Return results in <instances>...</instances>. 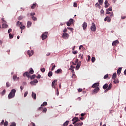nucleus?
<instances>
[{"mask_svg": "<svg viewBox=\"0 0 126 126\" xmlns=\"http://www.w3.org/2000/svg\"><path fill=\"white\" fill-rule=\"evenodd\" d=\"M80 65H81V62L80 61L77 64L76 66V70H78V69H79Z\"/></svg>", "mask_w": 126, "mask_h": 126, "instance_id": "9d476101", "label": "nucleus"}, {"mask_svg": "<svg viewBox=\"0 0 126 126\" xmlns=\"http://www.w3.org/2000/svg\"><path fill=\"white\" fill-rule=\"evenodd\" d=\"M36 77V75L33 74L32 76L30 77L31 79H34Z\"/></svg>", "mask_w": 126, "mask_h": 126, "instance_id": "c9c22d12", "label": "nucleus"}, {"mask_svg": "<svg viewBox=\"0 0 126 126\" xmlns=\"http://www.w3.org/2000/svg\"><path fill=\"white\" fill-rule=\"evenodd\" d=\"M120 42L118 41V40H115L112 43V46L113 47H116V46H117V44H119Z\"/></svg>", "mask_w": 126, "mask_h": 126, "instance_id": "f8f14e48", "label": "nucleus"}, {"mask_svg": "<svg viewBox=\"0 0 126 126\" xmlns=\"http://www.w3.org/2000/svg\"><path fill=\"white\" fill-rule=\"evenodd\" d=\"M6 87H9V86H10V83H9V82H7L6 83Z\"/></svg>", "mask_w": 126, "mask_h": 126, "instance_id": "a18cd8bd", "label": "nucleus"}, {"mask_svg": "<svg viewBox=\"0 0 126 126\" xmlns=\"http://www.w3.org/2000/svg\"><path fill=\"white\" fill-rule=\"evenodd\" d=\"M96 25H95V23H92V26L91 27V30L93 31V32H95L96 31Z\"/></svg>", "mask_w": 126, "mask_h": 126, "instance_id": "7ed1b4c3", "label": "nucleus"}, {"mask_svg": "<svg viewBox=\"0 0 126 126\" xmlns=\"http://www.w3.org/2000/svg\"><path fill=\"white\" fill-rule=\"evenodd\" d=\"M5 92H6L5 90H4L2 92V93H1V95H2V96H3V95H4V94H5Z\"/></svg>", "mask_w": 126, "mask_h": 126, "instance_id": "de8ad7c7", "label": "nucleus"}, {"mask_svg": "<svg viewBox=\"0 0 126 126\" xmlns=\"http://www.w3.org/2000/svg\"><path fill=\"white\" fill-rule=\"evenodd\" d=\"M9 37L10 39H12V38H13V35L12 34H11V33H10L9 34Z\"/></svg>", "mask_w": 126, "mask_h": 126, "instance_id": "8fccbe9b", "label": "nucleus"}, {"mask_svg": "<svg viewBox=\"0 0 126 126\" xmlns=\"http://www.w3.org/2000/svg\"><path fill=\"white\" fill-rule=\"evenodd\" d=\"M117 78V74L116 73H114L112 75V79L113 80L114 79H116Z\"/></svg>", "mask_w": 126, "mask_h": 126, "instance_id": "bb28decb", "label": "nucleus"}, {"mask_svg": "<svg viewBox=\"0 0 126 126\" xmlns=\"http://www.w3.org/2000/svg\"><path fill=\"white\" fill-rule=\"evenodd\" d=\"M30 73H31V74H33V73H34V70H33V69L32 68L30 69L29 72H25L23 74V76H27V77H28V78H30V77H31Z\"/></svg>", "mask_w": 126, "mask_h": 126, "instance_id": "f257e3e1", "label": "nucleus"}, {"mask_svg": "<svg viewBox=\"0 0 126 126\" xmlns=\"http://www.w3.org/2000/svg\"><path fill=\"white\" fill-rule=\"evenodd\" d=\"M40 70H41V72H45V68H42L41 69H40Z\"/></svg>", "mask_w": 126, "mask_h": 126, "instance_id": "09e8293b", "label": "nucleus"}, {"mask_svg": "<svg viewBox=\"0 0 126 126\" xmlns=\"http://www.w3.org/2000/svg\"><path fill=\"white\" fill-rule=\"evenodd\" d=\"M8 125V122L7 121H5L3 124L4 126H7Z\"/></svg>", "mask_w": 126, "mask_h": 126, "instance_id": "58836bf2", "label": "nucleus"}, {"mask_svg": "<svg viewBox=\"0 0 126 126\" xmlns=\"http://www.w3.org/2000/svg\"><path fill=\"white\" fill-rule=\"evenodd\" d=\"M73 6H74V7H77V3L74 2V4H73Z\"/></svg>", "mask_w": 126, "mask_h": 126, "instance_id": "6e6d98bb", "label": "nucleus"}, {"mask_svg": "<svg viewBox=\"0 0 126 126\" xmlns=\"http://www.w3.org/2000/svg\"><path fill=\"white\" fill-rule=\"evenodd\" d=\"M11 31H12V30L11 29H9L8 31V33H10V32H11Z\"/></svg>", "mask_w": 126, "mask_h": 126, "instance_id": "69168bd1", "label": "nucleus"}, {"mask_svg": "<svg viewBox=\"0 0 126 126\" xmlns=\"http://www.w3.org/2000/svg\"><path fill=\"white\" fill-rule=\"evenodd\" d=\"M113 80H114V81H113L114 84H117L119 83V79H117V78H116V79H113Z\"/></svg>", "mask_w": 126, "mask_h": 126, "instance_id": "393cba45", "label": "nucleus"}, {"mask_svg": "<svg viewBox=\"0 0 126 126\" xmlns=\"http://www.w3.org/2000/svg\"><path fill=\"white\" fill-rule=\"evenodd\" d=\"M104 4L105 8H107V7H109V5H110V4L108 3V0H107L105 1Z\"/></svg>", "mask_w": 126, "mask_h": 126, "instance_id": "dca6fc26", "label": "nucleus"}, {"mask_svg": "<svg viewBox=\"0 0 126 126\" xmlns=\"http://www.w3.org/2000/svg\"><path fill=\"white\" fill-rule=\"evenodd\" d=\"M122 72V68L120 67L118 70H117V74L118 75H120L121 74V73Z\"/></svg>", "mask_w": 126, "mask_h": 126, "instance_id": "4be33fe9", "label": "nucleus"}, {"mask_svg": "<svg viewBox=\"0 0 126 126\" xmlns=\"http://www.w3.org/2000/svg\"><path fill=\"white\" fill-rule=\"evenodd\" d=\"M107 22L110 23L111 21H112V19H111V17L107 16Z\"/></svg>", "mask_w": 126, "mask_h": 126, "instance_id": "2f4dec72", "label": "nucleus"}, {"mask_svg": "<svg viewBox=\"0 0 126 126\" xmlns=\"http://www.w3.org/2000/svg\"><path fill=\"white\" fill-rule=\"evenodd\" d=\"M109 14H110L109 17H111V18H112V17H114V13L113 12H111V13H110Z\"/></svg>", "mask_w": 126, "mask_h": 126, "instance_id": "f704fd0d", "label": "nucleus"}, {"mask_svg": "<svg viewBox=\"0 0 126 126\" xmlns=\"http://www.w3.org/2000/svg\"><path fill=\"white\" fill-rule=\"evenodd\" d=\"M42 113H46V112H47V108H43L42 107H40L38 108V110L40 111L41 110H42Z\"/></svg>", "mask_w": 126, "mask_h": 126, "instance_id": "9b49d317", "label": "nucleus"}, {"mask_svg": "<svg viewBox=\"0 0 126 126\" xmlns=\"http://www.w3.org/2000/svg\"><path fill=\"white\" fill-rule=\"evenodd\" d=\"M87 28V23L84 22V23L83 24V30H85Z\"/></svg>", "mask_w": 126, "mask_h": 126, "instance_id": "2eb2a0df", "label": "nucleus"}, {"mask_svg": "<svg viewBox=\"0 0 126 126\" xmlns=\"http://www.w3.org/2000/svg\"><path fill=\"white\" fill-rule=\"evenodd\" d=\"M52 75H53V72L49 71L48 74V76H49V77H51V76H52Z\"/></svg>", "mask_w": 126, "mask_h": 126, "instance_id": "7c9ffc66", "label": "nucleus"}, {"mask_svg": "<svg viewBox=\"0 0 126 126\" xmlns=\"http://www.w3.org/2000/svg\"><path fill=\"white\" fill-rule=\"evenodd\" d=\"M103 78L104 79H107V78H109V76L108 75V74H106L104 76Z\"/></svg>", "mask_w": 126, "mask_h": 126, "instance_id": "a19ab883", "label": "nucleus"}, {"mask_svg": "<svg viewBox=\"0 0 126 126\" xmlns=\"http://www.w3.org/2000/svg\"><path fill=\"white\" fill-rule=\"evenodd\" d=\"M99 90H100V88H99V87L95 88L92 92V94L94 95V94H97V93H98V92H99Z\"/></svg>", "mask_w": 126, "mask_h": 126, "instance_id": "20e7f679", "label": "nucleus"}, {"mask_svg": "<svg viewBox=\"0 0 126 126\" xmlns=\"http://www.w3.org/2000/svg\"><path fill=\"white\" fill-rule=\"evenodd\" d=\"M28 94V92H26L24 94V97H26L27 96V94Z\"/></svg>", "mask_w": 126, "mask_h": 126, "instance_id": "4d7b16f0", "label": "nucleus"}, {"mask_svg": "<svg viewBox=\"0 0 126 126\" xmlns=\"http://www.w3.org/2000/svg\"><path fill=\"white\" fill-rule=\"evenodd\" d=\"M20 29L21 30V33H22V31L25 29V26H24V24L23 23L22 25L21 26Z\"/></svg>", "mask_w": 126, "mask_h": 126, "instance_id": "aec40b11", "label": "nucleus"}, {"mask_svg": "<svg viewBox=\"0 0 126 126\" xmlns=\"http://www.w3.org/2000/svg\"><path fill=\"white\" fill-rule=\"evenodd\" d=\"M33 81V83H38V80L37 79H34Z\"/></svg>", "mask_w": 126, "mask_h": 126, "instance_id": "603ef678", "label": "nucleus"}, {"mask_svg": "<svg viewBox=\"0 0 126 126\" xmlns=\"http://www.w3.org/2000/svg\"><path fill=\"white\" fill-rule=\"evenodd\" d=\"M77 122H80V121H74L73 122V125H75V124H77L76 123H77Z\"/></svg>", "mask_w": 126, "mask_h": 126, "instance_id": "864d4df0", "label": "nucleus"}, {"mask_svg": "<svg viewBox=\"0 0 126 126\" xmlns=\"http://www.w3.org/2000/svg\"><path fill=\"white\" fill-rule=\"evenodd\" d=\"M32 25V22H31V21H28L27 23L28 28H29V27H31Z\"/></svg>", "mask_w": 126, "mask_h": 126, "instance_id": "412c9836", "label": "nucleus"}, {"mask_svg": "<svg viewBox=\"0 0 126 126\" xmlns=\"http://www.w3.org/2000/svg\"><path fill=\"white\" fill-rule=\"evenodd\" d=\"M47 35H48V32H45L44 33H43L41 36L42 40H46V39L48 38V36Z\"/></svg>", "mask_w": 126, "mask_h": 126, "instance_id": "39448f33", "label": "nucleus"}, {"mask_svg": "<svg viewBox=\"0 0 126 126\" xmlns=\"http://www.w3.org/2000/svg\"><path fill=\"white\" fill-rule=\"evenodd\" d=\"M35 13L33 12V13H31V16H34V15H35Z\"/></svg>", "mask_w": 126, "mask_h": 126, "instance_id": "774afa93", "label": "nucleus"}, {"mask_svg": "<svg viewBox=\"0 0 126 126\" xmlns=\"http://www.w3.org/2000/svg\"><path fill=\"white\" fill-rule=\"evenodd\" d=\"M32 18L33 21H36L37 20V18H36V17L32 16Z\"/></svg>", "mask_w": 126, "mask_h": 126, "instance_id": "4c0bfd02", "label": "nucleus"}, {"mask_svg": "<svg viewBox=\"0 0 126 126\" xmlns=\"http://www.w3.org/2000/svg\"><path fill=\"white\" fill-rule=\"evenodd\" d=\"M72 122H74V121H80V120L78 119V118L75 117L72 119Z\"/></svg>", "mask_w": 126, "mask_h": 126, "instance_id": "473e14b6", "label": "nucleus"}, {"mask_svg": "<svg viewBox=\"0 0 126 126\" xmlns=\"http://www.w3.org/2000/svg\"><path fill=\"white\" fill-rule=\"evenodd\" d=\"M112 86H113V85L112 84H110L108 88L105 90L104 92H107L109 91V90H111V89H112Z\"/></svg>", "mask_w": 126, "mask_h": 126, "instance_id": "ddd939ff", "label": "nucleus"}, {"mask_svg": "<svg viewBox=\"0 0 126 126\" xmlns=\"http://www.w3.org/2000/svg\"><path fill=\"white\" fill-rule=\"evenodd\" d=\"M23 17H22V16H20V17H19V18H18V20H21L22 19H23Z\"/></svg>", "mask_w": 126, "mask_h": 126, "instance_id": "0e129e2a", "label": "nucleus"}, {"mask_svg": "<svg viewBox=\"0 0 126 126\" xmlns=\"http://www.w3.org/2000/svg\"><path fill=\"white\" fill-rule=\"evenodd\" d=\"M121 18H122V19H126V16H122Z\"/></svg>", "mask_w": 126, "mask_h": 126, "instance_id": "13d9d810", "label": "nucleus"}, {"mask_svg": "<svg viewBox=\"0 0 126 126\" xmlns=\"http://www.w3.org/2000/svg\"><path fill=\"white\" fill-rule=\"evenodd\" d=\"M63 73V70L62 69H58L57 70L55 71V73L59 74V73Z\"/></svg>", "mask_w": 126, "mask_h": 126, "instance_id": "6ab92c4d", "label": "nucleus"}, {"mask_svg": "<svg viewBox=\"0 0 126 126\" xmlns=\"http://www.w3.org/2000/svg\"><path fill=\"white\" fill-rule=\"evenodd\" d=\"M69 123V121H66L65 123H63V126H68Z\"/></svg>", "mask_w": 126, "mask_h": 126, "instance_id": "b1692460", "label": "nucleus"}, {"mask_svg": "<svg viewBox=\"0 0 126 126\" xmlns=\"http://www.w3.org/2000/svg\"><path fill=\"white\" fill-rule=\"evenodd\" d=\"M47 105H48V103L45 101L41 105V107H45V106H47Z\"/></svg>", "mask_w": 126, "mask_h": 126, "instance_id": "cd10ccee", "label": "nucleus"}, {"mask_svg": "<svg viewBox=\"0 0 126 126\" xmlns=\"http://www.w3.org/2000/svg\"><path fill=\"white\" fill-rule=\"evenodd\" d=\"M90 60H91V57H90V56H88V62H89V61H90Z\"/></svg>", "mask_w": 126, "mask_h": 126, "instance_id": "5fc2aeb1", "label": "nucleus"}, {"mask_svg": "<svg viewBox=\"0 0 126 126\" xmlns=\"http://www.w3.org/2000/svg\"><path fill=\"white\" fill-rule=\"evenodd\" d=\"M13 80H16V79H19V78H17V76L16 75H14L13 76Z\"/></svg>", "mask_w": 126, "mask_h": 126, "instance_id": "72a5a7b5", "label": "nucleus"}, {"mask_svg": "<svg viewBox=\"0 0 126 126\" xmlns=\"http://www.w3.org/2000/svg\"><path fill=\"white\" fill-rule=\"evenodd\" d=\"M28 55L29 56V57H32V56H33V54H34V52L32 50H28L27 52Z\"/></svg>", "mask_w": 126, "mask_h": 126, "instance_id": "1a4fd4ad", "label": "nucleus"}, {"mask_svg": "<svg viewBox=\"0 0 126 126\" xmlns=\"http://www.w3.org/2000/svg\"><path fill=\"white\" fill-rule=\"evenodd\" d=\"M104 0H98V1L99 3V4H100V5H102L103 4V3H104Z\"/></svg>", "mask_w": 126, "mask_h": 126, "instance_id": "c756f323", "label": "nucleus"}, {"mask_svg": "<svg viewBox=\"0 0 126 126\" xmlns=\"http://www.w3.org/2000/svg\"><path fill=\"white\" fill-rule=\"evenodd\" d=\"M32 97L34 99V100H36V98H37V95L36 94L34 93V92H32Z\"/></svg>", "mask_w": 126, "mask_h": 126, "instance_id": "f3484780", "label": "nucleus"}, {"mask_svg": "<svg viewBox=\"0 0 126 126\" xmlns=\"http://www.w3.org/2000/svg\"><path fill=\"white\" fill-rule=\"evenodd\" d=\"M100 13H101V14H104V10L103 9L101 10Z\"/></svg>", "mask_w": 126, "mask_h": 126, "instance_id": "338daca9", "label": "nucleus"}, {"mask_svg": "<svg viewBox=\"0 0 126 126\" xmlns=\"http://www.w3.org/2000/svg\"><path fill=\"white\" fill-rule=\"evenodd\" d=\"M62 36L63 39H68V37H69V34H68V33H63Z\"/></svg>", "mask_w": 126, "mask_h": 126, "instance_id": "0eeeda50", "label": "nucleus"}, {"mask_svg": "<svg viewBox=\"0 0 126 126\" xmlns=\"http://www.w3.org/2000/svg\"><path fill=\"white\" fill-rule=\"evenodd\" d=\"M113 10V9L112 7L108 8V9H106L107 11H112Z\"/></svg>", "mask_w": 126, "mask_h": 126, "instance_id": "c03bdc74", "label": "nucleus"}, {"mask_svg": "<svg viewBox=\"0 0 126 126\" xmlns=\"http://www.w3.org/2000/svg\"><path fill=\"white\" fill-rule=\"evenodd\" d=\"M7 27H8V25L4 24H2V28H7Z\"/></svg>", "mask_w": 126, "mask_h": 126, "instance_id": "c85d7f7f", "label": "nucleus"}, {"mask_svg": "<svg viewBox=\"0 0 126 126\" xmlns=\"http://www.w3.org/2000/svg\"><path fill=\"white\" fill-rule=\"evenodd\" d=\"M36 7V4H33L31 6L32 9H34Z\"/></svg>", "mask_w": 126, "mask_h": 126, "instance_id": "e433bc0d", "label": "nucleus"}, {"mask_svg": "<svg viewBox=\"0 0 126 126\" xmlns=\"http://www.w3.org/2000/svg\"><path fill=\"white\" fill-rule=\"evenodd\" d=\"M23 23L20 22V21H17L16 23V26L18 27H21V25L22 26V24Z\"/></svg>", "mask_w": 126, "mask_h": 126, "instance_id": "a211bd4d", "label": "nucleus"}, {"mask_svg": "<svg viewBox=\"0 0 126 126\" xmlns=\"http://www.w3.org/2000/svg\"><path fill=\"white\" fill-rule=\"evenodd\" d=\"M67 29H68V30H70V31H73V28H67Z\"/></svg>", "mask_w": 126, "mask_h": 126, "instance_id": "3c124183", "label": "nucleus"}, {"mask_svg": "<svg viewBox=\"0 0 126 126\" xmlns=\"http://www.w3.org/2000/svg\"><path fill=\"white\" fill-rule=\"evenodd\" d=\"M95 7H98H98H100V6H100V4H99V3L97 2L95 4Z\"/></svg>", "mask_w": 126, "mask_h": 126, "instance_id": "37998d69", "label": "nucleus"}, {"mask_svg": "<svg viewBox=\"0 0 126 126\" xmlns=\"http://www.w3.org/2000/svg\"><path fill=\"white\" fill-rule=\"evenodd\" d=\"M36 77V78L39 79L41 78V75L40 74H38V75Z\"/></svg>", "mask_w": 126, "mask_h": 126, "instance_id": "052dcab7", "label": "nucleus"}, {"mask_svg": "<svg viewBox=\"0 0 126 126\" xmlns=\"http://www.w3.org/2000/svg\"><path fill=\"white\" fill-rule=\"evenodd\" d=\"M16 92V90H15V89L12 90L8 95V99H11L13 98V97L15 96Z\"/></svg>", "mask_w": 126, "mask_h": 126, "instance_id": "f03ea898", "label": "nucleus"}, {"mask_svg": "<svg viewBox=\"0 0 126 126\" xmlns=\"http://www.w3.org/2000/svg\"><path fill=\"white\" fill-rule=\"evenodd\" d=\"M51 65H52L51 70H52V71H53V70H54L56 67V64H55V63H52L51 64Z\"/></svg>", "mask_w": 126, "mask_h": 126, "instance_id": "5701e85b", "label": "nucleus"}, {"mask_svg": "<svg viewBox=\"0 0 126 126\" xmlns=\"http://www.w3.org/2000/svg\"><path fill=\"white\" fill-rule=\"evenodd\" d=\"M73 54H74V55H76V54H77V51H74L72 52Z\"/></svg>", "mask_w": 126, "mask_h": 126, "instance_id": "bf43d9fd", "label": "nucleus"}, {"mask_svg": "<svg viewBox=\"0 0 126 126\" xmlns=\"http://www.w3.org/2000/svg\"><path fill=\"white\" fill-rule=\"evenodd\" d=\"M73 19H70L66 23L67 26H70L71 24H73Z\"/></svg>", "mask_w": 126, "mask_h": 126, "instance_id": "423d86ee", "label": "nucleus"}, {"mask_svg": "<svg viewBox=\"0 0 126 126\" xmlns=\"http://www.w3.org/2000/svg\"><path fill=\"white\" fill-rule=\"evenodd\" d=\"M109 86V85L108 84H105L103 86V88L105 90V89H107L108 87Z\"/></svg>", "mask_w": 126, "mask_h": 126, "instance_id": "a878e982", "label": "nucleus"}, {"mask_svg": "<svg viewBox=\"0 0 126 126\" xmlns=\"http://www.w3.org/2000/svg\"><path fill=\"white\" fill-rule=\"evenodd\" d=\"M79 123H76L75 125H74V126H79Z\"/></svg>", "mask_w": 126, "mask_h": 126, "instance_id": "e2e57ef3", "label": "nucleus"}, {"mask_svg": "<svg viewBox=\"0 0 126 126\" xmlns=\"http://www.w3.org/2000/svg\"><path fill=\"white\" fill-rule=\"evenodd\" d=\"M58 81V80H54L52 83V87L56 89V83Z\"/></svg>", "mask_w": 126, "mask_h": 126, "instance_id": "6e6552de", "label": "nucleus"}, {"mask_svg": "<svg viewBox=\"0 0 126 126\" xmlns=\"http://www.w3.org/2000/svg\"><path fill=\"white\" fill-rule=\"evenodd\" d=\"M63 32L64 33H65V32H67V30L66 29V28H65L63 31Z\"/></svg>", "mask_w": 126, "mask_h": 126, "instance_id": "680f3d73", "label": "nucleus"}, {"mask_svg": "<svg viewBox=\"0 0 126 126\" xmlns=\"http://www.w3.org/2000/svg\"><path fill=\"white\" fill-rule=\"evenodd\" d=\"M10 126H16V124H15V122H12Z\"/></svg>", "mask_w": 126, "mask_h": 126, "instance_id": "79ce46f5", "label": "nucleus"}, {"mask_svg": "<svg viewBox=\"0 0 126 126\" xmlns=\"http://www.w3.org/2000/svg\"><path fill=\"white\" fill-rule=\"evenodd\" d=\"M99 83H95L93 85L92 87L93 88H97V87H98V86H99Z\"/></svg>", "mask_w": 126, "mask_h": 126, "instance_id": "4468645a", "label": "nucleus"}, {"mask_svg": "<svg viewBox=\"0 0 126 126\" xmlns=\"http://www.w3.org/2000/svg\"><path fill=\"white\" fill-rule=\"evenodd\" d=\"M79 57L82 60L83 59V55L81 54V53H80L79 55Z\"/></svg>", "mask_w": 126, "mask_h": 126, "instance_id": "49530a36", "label": "nucleus"}, {"mask_svg": "<svg viewBox=\"0 0 126 126\" xmlns=\"http://www.w3.org/2000/svg\"><path fill=\"white\" fill-rule=\"evenodd\" d=\"M95 61H96V58H95V57H92V62L93 63H94Z\"/></svg>", "mask_w": 126, "mask_h": 126, "instance_id": "ea45409f", "label": "nucleus"}]
</instances>
